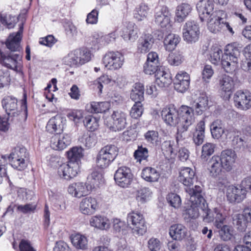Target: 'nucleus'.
Returning <instances> with one entry per match:
<instances>
[{
    "instance_id": "1",
    "label": "nucleus",
    "mask_w": 251,
    "mask_h": 251,
    "mask_svg": "<svg viewBox=\"0 0 251 251\" xmlns=\"http://www.w3.org/2000/svg\"><path fill=\"white\" fill-rule=\"evenodd\" d=\"M186 192L190 195L191 205L184 213V218L186 221L189 222L192 219H196L200 216L199 209L202 210L207 207V203L202 195V188L201 186L196 185L194 188H188Z\"/></svg>"
},
{
    "instance_id": "2",
    "label": "nucleus",
    "mask_w": 251,
    "mask_h": 251,
    "mask_svg": "<svg viewBox=\"0 0 251 251\" xmlns=\"http://www.w3.org/2000/svg\"><path fill=\"white\" fill-rule=\"evenodd\" d=\"M226 14L221 10H216L214 13L207 19V27L210 32L217 33L224 29L228 30L231 33L234 32L228 23L226 21Z\"/></svg>"
},
{
    "instance_id": "3",
    "label": "nucleus",
    "mask_w": 251,
    "mask_h": 251,
    "mask_svg": "<svg viewBox=\"0 0 251 251\" xmlns=\"http://www.w3.org/2000/svg\"><path fill=\"white\" fill-rule=\"evenodd\" d=\"M126 219L133 233L139 236L146 232L147 226L142 214L139 212H131L128 214Z\"/></svg>"
},
{
    "instance_id": "4",
    "label": "nucleus",
    "mask_w": 251,
    "mask_h": 251,
    "mask_svg": "<svg viewBox=\"0 0 251 251\" xmlns=\"http://www.w3.org/2000/svg\"><path fill=\"white\" fill-rule=\"evenodd\" d=\"M202 217L204 222L210 223L214 221V226L217 228H220L223 225L226 215L221 207H215L213 210H210L207 206L203 210Z\"/></svg>"
},
{
    "instance_id": "5",
    "label": "nucleus",
    "mask_w": 251,
    "mask_h": 251,
    "mask_svg": "<svg viewBox=\"0 0 251 251\" xmlns=\"http://www.w3.org/2000/svg\"><path fill=\"white\" fill-rule=\"evenodd\" d=\"M127 114L121 110L114 111L108 124L110 129L115 132L124 130L127 125Z\"/></svg>"
},
{
    "instance_id": "6",
    "label": "nucleus",
    "mask_w": 251,
    "mask_h": 251,
    "mask_svg": "<svg viewBox=\"0 0 251 251\" xmlns=\"http://www.w3.org/2000/svg\"><path fill=\"white\" fill-rule=\"evenodd\" d=\"M178 111L180 121L179 131H186L195 121L193 109L189 106L182 105Z\"/></svg>"
},
{
    "instance_id": "7",
    "label": "nucleus",
    "mask_w": 251,
    "mask_h": 251,
    "mask_svg": "<svg viewBox=\"0 0 251 251\" xmlns=\"http://www.w3.org/2000/svg\"><path fill=\"white\" fill-rule=\"evenodd\" d=\"M124 57L119 51H108L102 58L105 67L108 69L116 70L121 68L124 62Z\"/></svg>"
},
{
    "instance_id": "8",
    "label": "nucleus",
    "mask_w": 251,
    "mask_h": 251,
    "mask_svg": "<svg viewBox=\"0 0 251 251\" xmlns=\"http://www.w3.org/2000/svg\"><path fill=\"white\" fill-rule=\"evenodd\" d=\"M200 33L199 25L194 21H187L183 25V38L188 43L196 42L199 39Z\"/></svg>"
},
{
    "instance_id": "9",
    "label": "nucleus",
    "mask_w": 251,
    "mask_h": 251,
    "mask_svg": "<svg viewBox=\"0 0 251 251\" xmlns=\"http://www.w3.org/2000/svg\"><path fill=\"white\" fill-rule=\"evenodd\" d=\"M133 175L130 169L126 166L119 167L114 174L116 184L123 188L127 187L131 183Z\"/></svg>"
},
{
    "instance_id": "10",
    "label": "nucleus",
    "mask_w": 251,
    "mask_h": 251,
    "mask_svg": "<svg viewBox=\"0 0 251 251\" xmlns=\"http://www.w3.org/2000/svg\"><path fill=\"white\" fill-rule=\"evenodd\" d=\"M161 115L164 122L171 126H177L179 131V118L178 111L174 106H167L163 108Z\"/></svg>"
},
{
    "instance_id": "11",
    "label": "nucleus",
    "mask_w": 251,
    "mask_h": 251,
    "mask_svg": "<svg viewBox=\"0 0 251 251\" xmlns=\"http://www.w3.org/2000/svg\"><path fill=\"white\" fill-rule=\"evenodd\" d=\"M246 191L240 185H230L226 187V197L230 203H240L246 198Z\"/></svg>"
},
{
    "instance_id": "12",
    "label": "nucleus",
    "mask_w": 251,
    "mask_h": 251,
    "mask_svg": "<svg viewBox=\"0 0 251 251\" xmlns=\"http://www.w3.org/2000/svg\"><path fill=\"white\" fill-rule=\"evenodd\" d=\"M79 171V164L77 163L68 162L67 164H62L58 169V174L60 177L66 180L75 177Z\"/></svg>"
},
{
    "instance_id": "13",
    "label": "nucleus",
    "mask_w": 251,
    "mask_h": 251,
    "mask_svg": "<svg viewBox=\"0 0 251 251\" xmlns=\"http://www.w3.org/2000/svg\"><path fill=\"white\" fill-rule=\"evenodd\" d=\"M2 105L5 110L9 121H12L14 118L17 117L20 114L18 110L17 100L12 96H5L1 101Z\"/></svg>"
},
{
    "instance_id": "14",
    "label": "nucleus",
    "mask_w": 251,
    "mask_h": 251,
    "mask_svg": "<svg viewBox=\"0 0 251 251\" xmlns=\"http://www.w3.org/2000/svg\"><path fill=\"white\" fill-rule=\"evenodd\" d=\"M196 8L201 21L207 20L214 13V4L209 0H201L197 4Z\"/></svg>"
},
{
    "instance_id": "15",
    "label": "nucleus",
    "mask_w": 251,
    "mask_h": 251,
    "mask_svg": "<svg viewBox=\"0 0 251 251\" xmlns=\"http://www.w3.org/2000/svg\"><path fill=\"white\" fill-rule=\"evenodd\" d=\"M219 157L224 165V170L226 172L231 171L237 159L235 151L232 149H226L221 151Z\"/></svg>"
},
{
    "instance_id": "16",
    "label": "nucleus",
    "mask_w": 251,
    "mask_h": 251,
    "mask_svg": "<svg viewBox=\"0 0 251 251\" xmlns=\"http://www.w3.org/2000/svg\"><path fill=\"white\" fill-rule=\"evenodd\" d=\"M212 137L214 139H219L223 135H225L226 138L229 136L232 130L226 128L224 123L219 119L214 121L210 126Z\"/></svg>"
},
{
    "instance_id": "17",
    "label": "nucleus",
    "mask_w": 251,
    "mask_h": 251,
    "mask_svg": "<svg viewBox=\"0 0 251 251\" xmlns=\"http://www.w3.org/2000/svg\"><path fill=\"white\" fill-rule=\"evenodd\" d=\"M23 31V25L20 26L19 31L11 33L8 37L5 45L7 49L11 51H19L21 49V41Z\"/></svg>"
},
{
    "instance_id": "18",
    "label": "nucleus",
    "mask_w": 251,
    "mask_h": 251,
    "mask_svg": "<svg viewBox=\"0 0 251 251\" xmlns=\"http://www.w3.org/2000/svg\"><path fill=\"white\" fill-rule=\"evenodd\" d=\"M235 105L241 110H247L251 107V95L248 92L237 91L233 97Z\"/></svg>"
},
{
    "instance_id": "19",
    "label": "nucleus",
    "mask_w": 251,
    "mask_h": 251,
    "mask_svg": "<svg viewBox=\"0 0 251 251\" xmlns=\"http://www.w3.org/2000/svg\"><path fill=\"white\" fill-rule=\"evenodd\" d=\"M71 143L70 137L67 134H55L50 139V146L54 150L62 151Z\"/></svg>"
},
{
    "instance_id": "20",
    "label": "nucleus",
    "mask_w": 251,
    "mask_h": 251,
    "mask_svg": "<svg viewBox=\"0 0 251 251\" xmlns=\"http://www.w3.org/2000/svg\"><path fill=\"white\" fill-rule=\"evenodd\" d=\"M155 39L151 34L143 33L137 42V51L141 53L148 52L152 47Z\"/></svg>"
},
{
    "instance_id": "21",
    "label": "nucleus",
    "mask_w": 251,
    "mask_h": 251,
    "mask_svg": "<svg viewBox=\"0 0 251 251\" xmlns=\"http://www.w3.org/2000/svg\"><path fill=\"white\" fill-rule=\"evenodd\" d=\"M190 84V76L185 72H178L174 79V87L178 92L184 93L189 88Z\"/></svg>"
},
{
    "instance_id": "22",
    "label": "nucleus",
    "mask_w": 251,
    "mask_h": 251,
    "mask_svg": "<svg viewBox=\"0 0 251 251\" xmlns=\"http://www.w3.org/2000/svg\"><path fill=\"white\" fill-rule=\"evenodd\" d=\"M68 192L74 197L80 198L90 194L91 191L86 183L78 182L70 184L68 188Z\"/></svg>"
},
{
    "instance_id": "23",
    "label": "nucleus",
    "mask_w": 251,
    "mask_h": 251,
    "mask_svg": "<svg viewBox=\"0 0 251 251\" xmlns=\"http://www.w3.org/2000/svg\"><path fill=\"white\" fill-rule=\"evenodd\" d=\"M208 169L213 177L219 176L223 172L224 165L219 155L213 156L208 162Z\"/></svg>"
},
{
    "instance_id": "24",
    "label": "nucleus",
    "mask_w": 251,
    "mask_h": 251,
    "mask_svg": "<svg viewBox=\"0 0 251 251\" xmlns=\"http://www.w3.org/2000/svg\"><path fill=\"white\" fill-rule=\"evenodd\" d=\"M195 172L190 167H182L179 169L178 180L184 185L190 187L194 183Z\"/></svg>"
},
{
    "instance_id": "25",
    "label": "nucleus",
    "mask_w": 251,
    "mask_h": 251,
    "mask_svg": "<svg viewBox=\"0 0 251 251\" xmlns=\"http://www.w3.org/2000/svg\"><path fill=\"white\" fill-rule=\"evenodd\" d=\"M170 16L171 13L168 8L163 5L161 7L159 11L156 13L155 22L161 27H167L170 24Z\"/></svg>"
},
{
    "instance_id": "26",
    "label": "nucleus",
    "mask_w": 251,
    "mask_h": 251,
    "mask_svg": "<svg viewBox=\"0 0 251 251\" xmlns=\"http://www.w3.org/2000/svg\"><path fill=\"white\" fill-rule=\"evenodd\" d=\"M21 58L18 54L0 52V62L6 68L15 70L17 69V60Z\"/></svg>"
},
{
    "instance_id": "27",
    "label": "nucleus",
    "mask_w": 251,
    "mask_h": 251,
    "mask_svg": "<svg viewBox=\"0 0 251 251\" xmlns=\"http://www.w3.org/2000/svg\"><path fill=\"white\" fill-rule=\"evenodd\" d=\"M104 182L102 175L97 172L94 171L87 177L86 182L91 192L100 187Z\"/></svg>"
},
{
    "instance_id": "28",
    "label": "nucleus",
    "mask_w": 251,
    "mask_h": 251,
    "mask_svg": "<svg viewBox=\"0 0 251 251\" xmlns=\"http://www.w3.org/2000/svg\"><path fill=\"white\" fill-rule=\"evenodd\" d=\"M80 210L84 214H92L98 207V203L96 199L92 197L85 198L80 203Z\"/></svg>"
},
{
    "instance_id": "29",
    "label": "nucleus",
    "mask_w": 251,
    "mask_h": 251,
    "mask_svg": "<svg viewBox=\"0 0 251 251\" xmlns=\"http://www.w3.org/2000/svg\"><path fill=\"white\" fill-rule=\"evenodd\" d=\"M192 139L194 143L197 146L201 145L205 137V122L200 121L197 125L195 129L192 132Z\"/></svg>"
},
{
    "instance_id": "30",
    "label": "nucleus",
    "mask_w": 251,
    "mask_h": 251,
    "mask_svg": "<svg viewBox=\"0 0 251 251\" xmlns=\"http://www.w3.org/2000/svg\"><path fill=\"white\" fill-rule=\"evenodd\" d=\"M63 129L62 119L57 115L50 119L46 126L47 131L51 133H60Z\"/></svg>"
},
{
    "instance_id": "31",
    "label": "nucleus",
    "mask_w": 251,
    "mask_h": 251,
    "mask_svg": "<svg viewBox=\"0 0 251 251\" xmlns=\"http://www.w3.org/2000/svg\"><path fill=\"white\" fill-rule=\"evenodd\" d=\"M155 82L160 87L168 86L172 82L171 75L163 68H159L155 74Z\"/></svg>"
},
{
    "instance_id": "32",
    "label": "nucleus",
    "mask_w": 251,
    "mask_h": 251,
    "mask_svg": "<svg viewBox=\"0 0 251 251\" xmlns=\"http://www.w3.org/2000/svg\"><path fill=\"white\" fill-rule=\"evenodd\" d=\"M187 234L186 228L181 224H174L169 229V234L174 240H181Z\"/></svg>"
},
{
    "instance_id": "33",
    "label": "nucleus",
    "mask_w": 251,
    "mask_h": 251,
    "mask_svg": "<svg viewBox=\"0 0 251 251\" xmlns=\"http://www.w3.org/2000/svg\"><path fill=\"white\" fill-rule=\"evenodd\" d=\"M220 90L225 93H231L234 88V81L233 78L228 75L221 76L219 81Z\"/></svg>"
},
{
    "instance_id": "34",
    "label": "nucleus",
    "mask_w": 251,
    "mask_h": 251,
    "mask_svg": "<svg viewBox=\"0 0 251 251\" xmlns=\"http://www.w3.org/2000/svg\"><path fill=\"white\" fill-rule=\"evenodd\" d=\"M241 47L240 45L237 43L228 44L226 46L224 54V60L227 59L228 55L233 57V60H238V57L240 54Z\"/></svg>"
},
{
    "instance_id": "35",
    "label": "nucleus",
    "mask_w": 251,
    "mask_h": 251,
    "mask_svg": "<svg viewBox=\"0 0 251 251\" xmlns=\"http://www.w3.org/2000/svg\"><path fill=\"white\" fill-rule=\"evenodd\" d=\"M90 224L91 226L102 230L107 229L110 227L109 220L104 216L100 215L92 217L90 220Z\"/></svg>"
},
{
    "instance_id": "36",
    "label": "nucleus",
    "mask_w": 251,
    "mask_h": 251,
    "mask_svg": "<svg viewBox=\"0 0 251 251\" xmlns=\"http://www.w3.org/2000/svg\"><path fill=\"white\" fill-rule=\"evenodd\" d=\"M180 40V37L176 34H169L163 41L164 48L166 50L171 51L174 50Z\"/></svg>"
},
{
    "instance_id": "37",
    "label": "nucleus",
    "mask_w": 251,
    "mask_h": 251,
    "mask_svg": "<svg viewBox=\"0 0 251 251\" xmlns=\"http://www.w3.org/2000/svg\"><path fill=\"white\" fill-rule=\"evenodd\" d=\"M142 177L148 182H156L160 177V173L155 168L147 167L142 170Z\"/></svg>"
},
{
    "instance_id": "38",
    "label": "nucleus",
    "mask_w": 251,
    "mask_h": 251,
    "mask_svg": "<svg viewBox=\"0 0 251 251\" xmlns=\"http://www.w3.org/2000/svg\"><path fill=\"white\" fill-rule=\"evenodd\" d=\"M72 244L76 249L86 250L88 247V239L86 236L80 233H75L71 236Z\"/></svg>"
},
{
    "instance_id": "39",
    "label": "nucleus",
    "mask_w": 251,
    "mask_h": 251,
    "mask_svg": "<svg viewBox=\"0 0 251 251\" xmlns=\"http://www.w3.org/2000/svg\"><path fill=\"white\" fill-rule=\"evenodd\" d=\"M137 31L134 24L129 23L122 29L121 36L125 41H134L137 36Z\"/></svg>"
},
{
    "instance_id": "40",
    "label": "nucleus",
    "mask_w": 251,
    "mask_h": 251,
    "mask_svg": "<svg viewBox=\"0 0 251 251\" xmlns=\"http://www.w3.org/2000/svg\"><path fill=\"white\" fill-rule=\"evenodd\" d=\"M83 150L81 147H75L69 150L66 153L69 162L77 163L79 164L80 159L83 156Z\"/></svg>"
},
{
    "instance_id": "41",
    "label": "nucleus",
    "mask_w": 251,
    "mask_h": 251,
    "mask_svg": "<svg viewBox=\"0 0 251 251\" xmlns=\"http://www.w3.org/2000/svg\"><path fill=\"white\" fill-rule=\"evenodd\" d=\"M118 80L117 78L115 79V77L109 75H102L99 78L94 82L95 88L99 89V93H102V89L103 88V84H111L114 83L118 84Z\"/></svg>"
},
{
    "instance_id": "42",
    "label": "nucleus",
    "mask_w": 251,
    "mask_h": 251,
    "mask_svg": "<svg viewBox=\"0 0 251 251\" xmlns=\"http://www.w3.org/2000/svg\"><path fill=\"white\" fill-rule=\"evenodd\" d=\"M192 10L190 4L183 3L178 5L176 10V17L177 21L179 22H182L189 14Z\"/></svg>"
},
{
    "instance_id": "43",
    "label": "nucleus",
    "mask_w": 251,
    "mask_h": 251,
    "mask_svg": "<svg viewBox=\"0 0 251 251\" xmlns=\"http://www.w3.org/2000/svg\"><path fill=\"white\" fill-rule=\"evenodd\" d=\"M144 87L141 83H136L133 86L130 93L131 99L135 102L140 101L144 100Z\"/></svg>"
},
{
    "instance_id": "44",
    "label": "nucleus",
    "mask_w": 251,
    "mask_h": 251,
    "mask_svg": "<svg viewBox=\"0 0 251 251\" xmlns=\"http://www.w3.org/2000/svg\"><path fill=\"white\" fill-rule=\"evenodd\" d=\"M118 149L114 145H107L103 147L100 152L107 159L113 162L118 154Z\"/></svg>"
},
{
    "instance_id": "45",
    "label": "nucleus",
    "mask_w": 251,
    "mask_h": 251,
    "mask_svg": "<svg viewBox=\"0 0 251 251\" xmlns=\"http://www.w3.org/2000/svg\"><path fill=\"white\" fill-rule=\"evenodd\" d=\"M27 155L26 150L25 147L17 146L12 150L7 157L9 162L14 160L16 162L17 158H26Z\"/></svg>"
},
{
    "instance_id": "46",
    "label": "nucleus",
    "mask_w": 251,
    "mask_h": 251,
    "mask_svg": "<svg viewBox=\"0 0 251 251\" xmlns=\"http://www.w3.org/2000/svg\"><path fill=\"white\" fill-rule=\"evenodd\" d=\"M50 199L57 210H64L65 208L63 196L59 193L52 191L49 194Z\"/></svg>"
},
{
    "instance_id": "47",
    "label": "nucleus",
    "mask_w": 251,
    "mask_h": 251,
    "mask_svg": "<svg viewBox=\"0 0 251 251\" xmlns=\"http://www.w3.org/2000/svg\"><path fill=\"white\" fill-rule=\"evenodd\" d=\"M233 224L240 231H244L247 227L248 222L240 213H235L232 215Z\"/></svg>"
},
{
    "instance_id": "48",
    "label": "nucleus",
    "mask_w": 251,
    "mask_h": 251,
    "mask_svg": "<svg viewBox=\"0 0 251 251\" xmlns=\"http://www.w3.org/2000/svg\"><path fill=\"white\" fill-rule=\"evenodd\" d=\"M110 103L107 101L92 102L89 109L91 112L96 113H103L106 112L110 108Z\"/></svg>"
},
{
    "instance_id": "49",
    "label": "nucleus",
    "mask_w": 251,
    "mask_h": 251,
    "mask_svg": "<svg viewBox=\"0 0 251 251\" xmlns=\"http://www.w3.org/2000/svg\"><path fill=\"white\" fill-rule=\"evenodd\" d=\"M227 55L228 56L227 59L226 60H224V54L222 55L221 62L225 70L227 73H229L234 71L237 68L238 60H233V57L228 54Z\"/></svg>"
},
{
    "instance_id": "50",
    "label": "nucleus",
    "mask_w": 251,
    "mask_h": 251,
    "mask_svg": "<svg viewBox=\"0 0 251 251\" xmlns=\"http://www.w3.org/2000/svg\"><path fill=\"white\" fill-rule=\"evenodd\" d=\"M79 52L76 50L70 52L63 58L64 63L70 67L76 66L79 64L78 59Z\"/></svg>"
},
{
    "instance_id": "51",
    "label": "nucleus",
    "mask_w": 251,
    "mask_h": 251,
    "mask_svg": "<svg viewBox=\"0 0 251 251\" xmlns=\"http://www.w3.org/2000/svg\"><path fill=\"white\" fill-rule=\"evenodd\" d=\"M194 103L193 107L195 109L196 112L198 115H201L207 108V98L204 96L200 97Z\"/></svg>"
},
{
    "instance_id": "52",
    "label": "nucleus",
    "mask_w": 251,
    "mask_h": 251,
    "mask_svg": "<svg viewBox=\"0 0 251 251\" xmlns=\"http://www.w3.org/2000/svg\"><path fill=\"white\" fill-rule=\"evenodd\" d=\"M151 192L148 188H141L136 192V200L141 204L144 203L149 199L151 196Z\"/></svg>"
},
{
    "instance_id": "53",
    "label": "nucleus",
    "mask_w": 251,
    "mask_h": 251,
    "mask_svg": "<svg viewBox=\"0 0 251 251\" xmlns=\"http://www.w3.org/2000/svg\"><path fill=\"white\" fill-rule=\"evenodd\" d=\"M133 156L137 162L141 163L143 160L147 161L149 156L148 149L142 146H139L137 149L135 151Z\"/></svg>"
},
{
    "instance_id": "54",
    "label": "nucleus",
    "mask_w": 251,
    "mask_h": 251,
    "mask_svg": "<svg viewBox=\"0 0 251 251\" xmlns=\"http://www.w3.org/2000/svg\"><path fill=\"white\" fill-rule=\"evenodd\" d=\"M0 21L3 25H6L8 28L11 29L15 26L18 22V18L11 15L1 14Z\"/></svg>"
},
{
    "instance_id": "55",
    "label": "nucleus",
    "mask_w": 251,
    "mask_h": 251,
    "mask_svg": "<svg viewBox=\"0 0 251 251\" xmlns=\"http://www.w3.org/2000/svg\"><path fill=\"white\" fill-rule=\"evenodd\" d=\"M149 7L144 3H141L137 6L134 12V17L138 21L144 20L147 16Z\"/></svg>"
},
{
    "instance_id": "56",
    "label": "nucleus",
    "mask_w": 251,
    "mask_h": 251,
    "mask_svg": "<svg viewBox=\"0 0 251 251\" xmlns=\"http://www.w3.org/2000/svg\"><path fill=\"white\" fill-rule=\"evenodd\" d=\"M232 145L234 149L238 151H243L248 148V143L242 137L234 136L232 140Z\"/></svg>"
},
{
    "instance_id": "57",
    "label": "nucleus",
    "mask_w": 251,
    "mask_h": 251,
    "mask_svg": "<svg viewBox=\"0 0 251 251\" xmlns=\"http://www.w3.org/2000/svg\"><path fill=\"white\" fill-rule=\"evenodd\" d=\"M219 230L220 237L223 241H227L231 239L233 235L232 228L227 225H222Z\"/></svg>"
},
{
    "instance_id": "58",
    "label": "nucleus",
    "mask_w": 251,
    "mask_h": 251,
    "mask_svg": "<svg viewBox=\"0 0 251 251\" xmlns=\"http://www.w3.org/2000/svg\"><path fill=\"white\" fill-rule=\"evenodd\" d=\"M143 112V107L140 101L135 102L132 106L130 111V115L133 119H138L140 117Z\"/></svg>"
},
{
    "instance_id": "59",
    "label": "nucleus",
    "mask_w": 251,
    "mask_h": 251,
    "mask_svg": "<svg viewBox=\"0 0 251 251\" xmlns=\"http://www.w3.org/2000/svg\"><path fill=\"white\" fill-rule=\"evenodd\" d=\"M83 123L85 127L90 131H95L99 126L97 119L91 116L86 117Z\"/></svg>"
},
{
    "instance_id": "60",
    "label": "nucleus",
    "mask_w": 251,
    "mask_h": 251,
    "mask_svg": "<svg viewBox=\"0 0 251 251\" xmlns=\"http://www.w3.org/2000/svg\"><path fill=\"white\" fill-rule=\"evenodd\" d=\"M183 60V56L179 52L171 53L167 58L168 62L172 66H178L182 62Z\"/></svg>"
},
{
    "instance_id": "61",
    "label": "nucleus",
    "mask_w": 251,
    "mask_h": 251,
    "mask_svg": "<svg viewBox=\"0 0 251 251\" xmlns=\"http://www.w3.org/2000/svg\"><path fill=\"white\" fill-rule=\"evenodd\" d=\"M145 138L148 143L153 145H157L159 142L158 133L155 130H149L144 135Z\"/></svg>"
},
{
    "instance_id": "62",
    "label": "nucleus",
    "mask_w": 251,
    "mask_h": 251,
    "mask_svg": "<svg viewBox=\"0 0 251 251\" xmlns=\"http://www.w3.org/2000/svg\"><path fill=\"white\" fill-rule=\"evenodd\" d=\"M33 192L25 188H20L17 190V200L21 201H25L26 200H31Z\"/></svg>"
},
{
    "instance_id": "63",
    "label": "nucleus",
    "mask_w": 251,
    "mask_h": 251,
    "mask_svg": "<svg viewBox=\"0 0 251 251\" xmlns=\"http://www.w3.org/2000/svg\"><path fill=\"white\" fill-rule=\"evenodd\" d=\"M223 51L220 48L217 47L213 48L210 53V61L213 64H218L221 61V55Z\"/></svg>"
},
{
    "instance_id": "64",
    "label": "nucleus",
    "mask_w": 251,
    "mask_h": 251,
    "mask_svg": "<svg viewBox=\"0 0 251 251\" xmlns=\"http://www.w3.org/2000/svg\"><path fill=\"white\" fill-rule=\"evenodd\" d=\"M80 141V142L88 148H91L94 146L96 143V136L93 133L90 135H84L81 138Z\"/></svg>"
}]
</instances>
